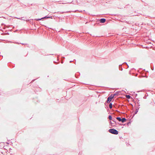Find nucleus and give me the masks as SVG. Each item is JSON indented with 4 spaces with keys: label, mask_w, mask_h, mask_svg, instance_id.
Here are the masks:
<instances>
[{
    "label": "nucleus",
    "mask_w": 155,
    "mask_h": 155,
    "mask_svg": "<svg viewBox=\"0 0 155 155\" xmlns=\"http://www.w3.org/2000/svg\"><path fill=\"white\" fill-rule=\"evenodd\" d=\"M109 132L112 134H117L118 133V131H117L116 130L111 129H110L109 130Z\"/></svg>",
    "instance_id": "1"
},
{
    "label": "nucleus",
    "mask_w": 155,
    "mask_h": 155,
    "mask_svg": "<svg viewBox=\"0 0 155 155\" xmlns=\"http://www.w3.org/2000/svg\"><path fill=\"white\" fill-rule=\"evenodd\" d=\"M115 95H116V94H115L114 95L111 94L110 97L108 98L107 102V103L110 102L112 99L114 98V96Z\"/></svg>",
    "instance_id": "2"
},
{
    "label": "nucleus",
    "mask_w": 155,
    "mask_h": 155,
    "mask_svg": "<svg viewBox=\"0 0 155 155\" xmlns=\"http://www.w3.org/2000/svg\"><path fill=\"white\" fill-rule=\"evenodd\" d=\"M106 21V19L104 18H102L100 19V21L101 23H104Z\"/></svg>",
    "instance_id": "3"
},
{
    "label": "nucleus",
    "mask_w": 155,
    "mask_h": 155,
    "mask_svg": "<svg viewBox=\"0 0 155 155\" xmlns=\"http://www.w3.org/2000/svg\"><path fill=\"white\" fill-rule=\"evenodd\" d=\"M126 121V119L124 118H123L122 119H121V121L122 123H124V122H125Z\"/></svg>",
    "instance_id": "4"
},
{
    "label": "nucleus",
    "mask_w": 155,
    "mask_h": 155,
    "mask_svg": "<svg viewBox=\"0 0 155 155\" xmlns=\"http://www.w3.org/2000/svg\"><path fill=\"white\" fill-rule=\"evenodd\" d=\"M119 121H121V119L120 117H117L116 118Z\"/></svg>",
    "instance_id": "5"
},
{
    "label": "nucleus",
    "mask_w": 155,
    "mask_h": 155,
    "mask_svg": "<svg viewBox=\"0 0 155 155\" xmlns=\"http://www.w3.org/2000/svg\"><path fill=\"white\" fill-rule=\"evenodd\" d=\"M126 96L127 98L128 99H130V96L129 95H126Z\"/></svg>",
    "instance_id": "6"
},
{
    "label": "nucleus",
    "mask_w": 155,
    "mask_h": 155,
    "mask_svg": "<svg viewBox=\"0 0 155 155\" xmlns=\"http://www.w3.org/2000/svg\"><path fill=\"white\" fill-rule=\"evenodd\" d=\"M109 108L111 109L112 107V104L111 103H110L109 105Z\"/></svg>",
    "instance_id": "7"
},
{
    "label": "nucleus",
    "mask_w": 155,
    "mask_h": 155,
    "mask_svg": "<svg viewBox=\"0 0 155 155\" xmlns=\"http://www.w3.org/2000/svg\"><path fill=\"white\" fill-rule=\"evenodd\" d=\"M47 18L46 17H45L43 18H41V19H36V20H38V21L40 20H41V19H42L44 18ZM47 18H48V17H47Z\"/></svg>",
    "instance_id": "8"
},
{
    "label": "nucleus",
    "mask_w": 155,
    "mask_h": 155,
    "mask_svg": "<svg viewBox=\"0 0 155 155\" xmlns=\"http://www.w3.org/2000/svg\"><path fill=\"white\" fill-rule=\"evenodd\" d=\"M108 118H109V120H111L112 118V117L111 116H109Z\"/></svg>",
    "instance_id": "9"
}]
</instances>
